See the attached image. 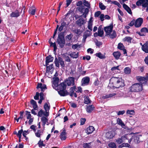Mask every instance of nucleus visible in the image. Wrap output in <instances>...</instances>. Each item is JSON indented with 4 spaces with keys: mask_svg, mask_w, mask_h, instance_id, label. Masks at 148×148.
Returning a JSON list of instances; mask_svg holds the SVG:
<instances>
[{
    "mask_svg": "<svg viewBox=\"0 0 148 148\" xmlns=\"http://www.w3.org/2000/svg\"><path fill=\"white\" fill-rule=\"evenodd\" d=\"M122 136L123 137V139L124 141L125 140H129L130 138L131 137L130 134H125L124 136Z\"/></svg>",
    "mask_w": 148,
    "mask_h": 148,
    "instance_id": "37998d69",
    "label": "nucleus"
},
{
    "mask_svg": "<svg viewBox=\"0 0 148 148\" xmlns=\"http://www.w3.org/2000/svg\"><path fill=\"white\" fill-rule=\"evenodd\" d=\"M88 29L90 30V31H92V22H91L90 21L88 22Z\"/></svg>",
    "mask_w": 148,
    "mask_h": 148,
    "instance_id": "864d4df0",
    "label": "nucleus"
},
{
    "mask_svg": "<svg viewBox=\"0 0 148 148\" xmlns=\"http://www.w3.org/2000/svg\"><path fill=\"white\" fill-rule=\"evenodd\" d=\"M95 108V107L93 105H89L87 107L86 111L88 113H91L94 109Z\"/></svg>",
    "mask_w": 148,
    "mask_h": 148,
    "instance_id": "393cba45",
    "label": "nucleus"
},
{
    "mask_svg": "<svg viewBox=\"0 0 148 148\" xmlns=\"http://www.w3.org/2000/svg\"><path fill=\"white\" fill-rule=\"evenodd\" d=\"M51 38L49 39V43L50 44V47H53V51L56 52V51L57 49V47L56 45L55 42L54 43H53L51 41Z\"/></svg>",
    "mask_w": 148,
    "mask_h": 148,
    "instance_id": "5701e85b",
    "label": "nucleus"
},
{
    "mask_svg": "<svg viewBox=\"0 0 148 148\" xmlns=\"http://www.w3.org/2000/svg\"><path fill=\"white\" fill-rule=\"evenodd\" d=\"M142 49L145 53H148V41L142 45Z\"/></svg>",
    "mask_w": 148,
    "mask_h": 148,
    "instance_id": "6ab92c4d",
    "label": "nucleus"
},
{
    "mask_svg": "<svg viewBox=\"0 0 148 148\" xmlns=\"http://www.w3.org/2000/svg\"><path fill=\"white\" fill-rule=\"evenodd\" d=\"M84 97V101L85 104H88L91 103V100L88 96H85Z\"/></svg>",
    "mask_w": 148,
    "mask_h": 148,
    "instance_id": "bb28decb",
    "label": "nucleus"
},
{
    "mask_svg": "<svg viewBox=\"0 0 148 148\" xmlns=\"http://www.w3.org/2000/svg\"><path fill=\"white\" fill-rule=\"evenodd\" d=\"M76 88V87L75 86H73V87H71L70 89V92L74 93L75 89Z\"/></svg>",
    "mask_w": 148,
    "mask_h": 148,
    "instance_id": "680f3d73",
    "label": "nucleus"
},
{
    "mask_svg": "<svg viewBox=\"0 0 148 148\" xmlns=\"http://www.w3.org/2000/svg\"><path fill=\"white\" fill-rule=\"evenodd\" d=\"M101 13V12L100 11H97L94 14V16L95 17H98L100 15Z\"/></svg>",
    "mask_w": 148,
    "mask_h": 148,
    "instance_id": "052dcab7",
    "label": "nucleus"
},
{
    "mask_svg": "<svg viewBox=\"0 0 148 148\" xmlns=\"http://www.w3.org/2000/svg\"><path fill=\"white\" fill-rule=\"evenodd\" d=\"M22 133H23V130L21 129L18 131L17 136L18 137H21V134Z\"/></svg>",
    "mask_w": 148,
    "mask_h": 148,
    "instance_id": "13d9d810",
    "label": "nucleus"
},
{
    "mask_svg": "<svg viewBox=\"0 0 148 148\" xmlns=\"http://www.w3.org/2000/svg\"><path fill=\"white\" fill-rule=\"evenodd\" d=\"M64 32H61L58 35L56 42L61 48H63L65 45Z\"/></svg>",
    "mask_w": 148,
    "mask_h": 148,
    "instance_id": "f03ea898",
    "label": "nucleus"
},
{
    "mask_svg": "<svg viewBox=\"0 0 148 148\" xmlns=\"http://www.w3.org/2000/svg\"><path fill=\"white\" fill-rule=\"evenodd\" d=\"M82 2L81 1H78L76 4L77 6H79L77 8V10L81 13L83 14L78 18L83 16L84 18H86L89 13V10L88 8H85L84 6L82 5Z\"/></svg>",
    "mask_w": 148,
    "mask_h": 148,
    "instance_id": "f257e3e1",
    "label": "nucleus"
},
{
    "mask_svg": "<svg viewBox=\"0 0 148 148\" xmlns=\"http://www.w3.org/2000/svg\"><path fill=\"white\" fill-rule=\"evenodd\" d=\"M115 136V133L113 131H109L106 134V137L108 139L112 138Z\"/></svg>",
    "mask_w": 148,
    "mask_h": 148,
    "instance_id": "f8f14e48",
    "label": "nucleus"
},
{
    "mask_svg": "<svg viewBox=\"0 0 148 148\" xmlns=\"http://www.w3.org/2000/svg\"><path fill=\"white\" fill-rule=\"evenodd\" d=\"M91 143L92 142L84 143L83 144V147L84 148H91Z\"/></svg>",
    "mask_w": 148,
    "mask_h": 148,
    "instance_id": "7c9ffc66",
    "label": "nucleus"
},
{
    "mask_svg": "<svg viewBox=\"0 0 148 148\" xmlns=\"http://www.w3.org/2000/svg\"><path fill=\"white\" fill-rule=\"evenodd\" d=\"M86 121L85 118H81L80 119V125H83Z\"/></svg>",
    "mask_w": 148,
    "mask_h": 148,
    "instance_id": "774afa93",
    "label": "nucleus"
},
{
    "mask_svg": "<svg viewBox=\"0 0 148 148\" xmlns=\"http://www.w3.org/2000/svg\"><path fill=\"white\" fill-rule=\"evenodd\" d=\"M113 79H114V82L115 83V85L118 84L120 82L121 80V79L119 78V77H114L113 78Z\"/></svg>",
    "mask_w": 148,
    "mask_h": 148,
    "instance_id": "a19ab883",
    "label": "nucleus"
},
{
    "mask_svg": "<svg viewBox=\"0 0 148 148\" xmlns=\"http://www.w3.org/2000/svg\"><path fill=\"white\" fill-rule=\"evenodd\" d=\"M124 46L122 43H119L117 46V48L120 50H122L124 48Z\"/></svg>",
    "mask_w": 148,
    "mask_h": 148,
    "instance_id": "8fccbe9b",
    "label": "nucleus"
},
{
    "mask_svg": "<svg viewBox=\"0 0 148 148\" xmlns=\"http://www.w3.org/2000/svg\"><path fill=\"white\" fill-rule=\"evenodd\" d=\"M20 15V12L16 9L15 11L12 12L10 14V16L12 17H18Z\"/></svg>",
    "mask_w": 148,
    "mask_h": 148,
    "instance_id": "f3484780",
    "label": "nucleus"
},
{
    "mask_svg": "<svg viewBox=\"0 0 148 148\" xmlns=\"http://www.w3.org/2000/svg\"><path fill=\"white\" fill-rule=\"evenodd\" d=\"M36 12V9L33 7H31L29 8V12L30 14L34 15Z\"/></svg>",
    "mask_w": 148,
    "mask_h": 148,
    "instance_id": "c85d7f7f",
    "label": "nucleus"
},
{
    "mask_svg": "<svg viewBox=\"0 0 148 148\" xmlns=\"http://www.w3.org/2000/svg\"><path fill=\"white\" fill-rule=\"evenodd\" d=\"M69 55L73 58H77L79 56V53L77 52V53H76L75 52H73L69 54Z\"/></svg>",
    "mask_w": 148,
    "mask_h": 148,
    "instance_id": "a878e982",
    "label": "nucleus"
},
{
    "mask_svg": "<svg viewBox=\"0 0 148 148\" xmlns=\"http://www.w3.org/2000/svg\"><path fill=\"white\" fill-rule=\"evenodd\" d=\"M140 31L142 33L143 32L148 33V28L143 27L141 29Z\"/></svg>",
    "mask_w": 148,
    "mask_h": 148,
    "instance_id": "5fc2aeb1",
    "label": "nucleus"
},
{
    "mask_svg": "<svg viewBox=\"0 0 148 148\" xmlns=\"http://www.w3.org/2000/svg\"><path fill=\"white\" fill-rule=\"evenodd\" d=\"M95 130V128L93 126H90L86 128V133L88 134L92 133Z\"/></svg>",
    "mask_w": 148,
    "mask_h": 148,
    "instance_id": "aec40b11",
    "label": "nucleus"
},
{
    "mask_svg": "<svg viewBox=\"0 0 148 148\" xmlns=\"http://www.w3.org/2000/svg\"><path fill=\"white\" fill-rule=\"evenodd\" d=\"M66 20V18L65 17L64 18H62L60 22H61V25L59 27L58 25H57L56 29L55 30L54 32L53 35V38H54L55 37L57 34V31L58 29V30L61 32L62 31L64 27L66 28L67 27L68 25L66 24V23L64 21V19Z\"/></svg>",
    "mask_w": 148,
    "mask_h": 148,
    "instance_id": "7ed1b4c3",
    "label": "nucleus"
},
{
    "mask_svg": "<svg viewBox=\"0 0 148 148\" xmlns=\"http://www.w3.org/2000/svg\"><path fill=\"white\" fill-rule=\"evenodd\" d=\"M79 72L81 75H85L86 73V71H82V67H79Z\"/></svg>",
    "mask_w": 148,
    "mask_h": 148,
    "instance_id": "603ef678",
    "label": "nucleus"
},
{
    "mask_svg": "<svg viewBox=\"0 0 148 148\" xmlns=\"http://www.w3.org/2000/svg\"><path fill=\"white\" fill-rule=\"evenodd\" d=\"M112 55L115 58L118 60L119 59L120 56L121 55V53L119 51H114L112 53Z\"/></svg>",
    "mask_w": 148,
    "mask_h": 148,
    "instance_id": "412c9836",
    "label": "nucleus"
},
{
    "mask_svg": "<svg viewBox=\"0 0 148 148\" xmlns=\"http://www.w3.org/2000/svg\"><path fill=\"white\" fill-rule=\"evenodd\" d=\"M99 8L101 10H104L106 8V6L104 5L101 2H100L99 3Z\"/></svg>",
    "mask_w": 148,
    "mask_h": 148,
    "instance_id": "49530a36",
    "label": "nucleus"
},
{
    "mask_svg": "<svg viewBox=\"0 0 148 148\" xmlns=\"http://www.w3.org/2000/svg\"><path fill=\"white\" fill-rule=\"evenodd\" d=\"M68 86L75 85V78L72 77H69L68 78L64 81Z\"/></svg>",
    "mask_w": 148,
    "mask_h": 148,
    "instance_id": "39448f33",
    "label": "nucleus"
},
{
    "mask_svg": "<svg viewBox=\"0 0 148 148\" xmlns=\"http://www.w3.org/2000/svg\"><path fill=\"white\" fill-rule=\"evenodd\" d=\"M91 33L90 31L88 30H86L84 33V35L89 36L91 35Z\"/></svg>",
    "mask_w": 148,
    "mask_h": 148,
    "instance_id": "338daca9",
    "label": "nucleus"
},
{
    "mask_svg": "<svg viewBox=\"0 0 148 148\" xmlns=\"http://www.w3.org/2000/svg\"><path fill=\"white\" fill-rule=\"evenodd\" d=\"M54 58L52 57L51 55H49L45 58V65H48L49 63L53 61Z\"/></svg>",
    "mask_w": 148,
    "mask_h": 148,
    "instance_id": "4468645a",
    "label": "nucleus"
},
{
    "mask_svg": "<svg viewBox=\"0 0 148 148\" xmlns=\"http://www.w3.org/2000/svg\"><path fill=\"white\" fill-rule=\"evenodd\" d=\"M73 36V35L71 34L67 35L65 37L66 40L67 41H70L72 39Z\"/></svg>",
    "mask_w": 148,
    "mask_h": 148,
    "instance_id": "a18cd8bd",
    "label": "nucleus"
},
{
    "mask_svg": "<svg viewBox=\"0 0 148 148\" xmlns=\"http://www.w3.org/2000/svg\"><path fill=\"white\" fill-rule=\"evenodd\" d=\"M125 40L126 41L128 42H131V41L132 40V38L130 37L126 36L124 38Z\"/></svg>",
    "mask_w": 148,
    "mask_h": 148,
    "instance_id": "3c124183",
    "label": "nucleus"
},
{
    "mask_svg": "<svg viewBox=\"0 0 148 148\" xmlns=\"http://www.w3.org/2000/svg\"><path fill=\"white\" fill-rule=\"evenodd\" d=\"M41 121L43 123V126H44L46 124V122H47L48 119L47 117L43 116L41 118Z\"/></svg>",
    "mask_w": 148,
    "mask_h": 148,
    "instance_id": "c9c22d12",
    "label": "nucleus"
},
{
    "mask_svg": "<svg viewBox=\"0 0 148 148\" xmlns=\"http://www.w3.org/2000/svg\"><path fill=\"white\" fill-rule=\"evenodd\" d=\"M135 113L134 110H127V114H130L134 115Z\"/></svg>",
    "mask_w": 148,
    "mask_h": 148,
    "instance_id": "e2e57ef3",
    "label": "nucleus"
},
{
    "mask_svg": "<svg viewBox=\"0 0 148 148\" xmlns=\"http://www.w3.org/2000/svg\"><path fill=\"white\" fill-rule=\"evenodd\" d=\"M144 2L143 0H138L136 3V5L139 6L142 5L143 4Z\"/></svg>",
    "mask_w": 148,
    "mask_h": 148,
    "instance_id": "c03bdc74",
    "label": "nucleus"
},
{
    "mask_svg": "<svg viewBox=\"0 0 148 148\" xmlns=\"http://www.w3.org/2000/svg\"><path fill=\"white\" fill-rule=\"evenodd\" d=\"M124 141L122 136L116 140V142L118 144L122 143Z\"/></svg>",
    "mask_w": 148,
    "mask_h": 148,
    "instance_id": "f704fd0d",
    "label": "nucleus"
},
{
    "mask_svg": "<svg viewBox=\"0 0 148 148\" xmlns=\"http://www.w3.org/2000/svg\"><path fill=\"white\" fill-rule=\"evenodd\" d=\"M112 33H110L109 35H107V36H109L110 38L111 39H113L116 38V32L114 30L112 31Z\"/></svg>",
    "mask_w": 148,
    "mask_h": 148,
    "instance_id": "c756f323",
    "label": "nucleus"
},
{
    "mask_svg": "<svg viewBox=\"0 0 148 148\" xmlns=\"http://www.w3.org/2000/svg\"><path fill=\"white\" fill-rule=\"evenodd\" d=\"M57 87V89L58 90H65L66 88V86L65 82L60 83L59 84H58L57 86H55Z\"/></svg>",
    "mask_w": 148,
    "mask_h": 148,
    "instance_id": "9b49d317",
    "label": "nucleus"
},
{
    "mask_svg": "<svg viewBox=\"0 0 148 148\" xmlns=\"http://www.w3.org/2000/svg\"><path fill=\"white\" fill-rule=\"evenodd\" d=\"M50 107V105L49 106L47 103H45L44 106V108L45 111H49Z\"/></svg>",
    "mask_w": 148,
    "mask_h": 148,
    "instance_id": "4c0bfd02",
    "label": "nucleus"
},
{
    "mask_svg": "<svg viewBox=\"0 0 148 148\" xmlns=\"http://www.w3.org/2000/svg\"><path fill=\"white\" fill-rule=\"evenodd\" d=\"M39 93L37 92L36 93V95L34 96V98L35 100H37L39 99Z\"/></svg>",
    "mask_w": 148,
    "mask_h": 148,
    "instance_id": "69168bd1",
    "label": "nucleus"
},
{
    "mask_svg": "<svg viewBox=\"0 0 148 148\" xmlns=\"http://www.w3.org/2000/svg\"><path fill=\"white\" fill-rule=\"evenodd\" d=\"M53 84L54 86H57L58 84L59 79L58 77H53Z\"/></svg>",
    "mask_w": 148,
    "mask_h": 148,
    "instance_id": "cd10ccee",
    "label": "nucleus"
},
{
    "mask_svg": "<svg viewBox=\"0 0 148 148\" xmlns=\"http://www.w3.org/2000/svg\"><path fill=\"white\" fill-rule=\"evenodd\" d=\"M45 66V65H44ZM48 65H46V66L47 70L46 71L49 72L52 69H54V68L53 67V64H51L50 65L48 66Z\"/></svg>",
    "mask_w": 148,
    "mask_h": 148,
    "instance_id": "58836bf2",
    "label": "nucleus"
},
{
    "mask_svg": "<svg viewBox=\"0 0 148 148\" xmlns=\"http://www.w3.org/2000/svg\"><path fill=\"white\" fill-rule=\"evenodd\" d=\"M90 78L88 77H86L83 78L82 81V86H84L88 85L90 82Z\"/></svg>",
    "mask_w": 148,
    "mask_h": 148,
    "instance_id": "ddd939ff",
    "label": "nucleus"
},
{
    "mask_svg": "<svg viewBox=\"0 0 148 148\" xmlns=\"http://www.w3.org/2000/svg\"><path fill=\"white\" fill-rule=\"evenodd\" d=\"M73 31L75 33L78 35H80L82 32L79 29H75Z\"/></svg>",
    "mask_w": 148,
    "mask_h": 148,
    "instance_id": "6e6d98bb",
    "label": "nucleus"
},
{
    "mask_svg": "<svg viewBox=\"0 0 148 148\" xmlns=\"http://www.w3.org/2000/svg\"><path fill=\"white\" fill-rule=\"evenodd\" d=\"M141 136V135H138L137 133L136 134H135L132 136V138H133L134 143L136 144H138L140 142V137Z\"/></svg>",
    "mask_w": 148,
    "mask_h": 148,
    "instance_id": "6e6552de",
    "label": "nucleus"
},
{
    "mask_svg": "<svg viewBox=\"0 0 148 148\" xmlns=\"http://www.w3.org/2000/svg\"><path fill=\"white\" fill-rule=\"evenodd\" d=\"M113 27V23H111L110 25L104 27V30L106 33L105 36H107V35H109L110 33L112 32Z\"/></svg>",
    "mask_w": 148,
    "mask_h": 148,
    "instance_id": "423d86ee",
    "label": "nucleus"
},
{
    "mask_svg": "<svg viewBox=\"0 0 148 148\" xmlns=\"http://www.w3.org/2000/svg\"><path fill=\"white\" fill-rule=\"evenodd\" d=\"M143 86L139 83H135L130 87V91L131 92H138L142 90Z\"/></svg>",
    "mask_w": 148,
    "mask_h": 148,
    "instance_id": "20e7f679",
    "label": "nucleus"
},
{
    "mask_svg": "<svg viewBox=\"0 0 148 148\" xmlns=\"http://www.w3.org/2000/svg\"><path fill=\"white\" fill-rule=\"evenodd\" d=\"M108 146L111 148H116V145L114 143H110L108 144Z\"/></svg>",
    "mask_w": 148,
    "mask_h": 148,
    "instance_id": "de8ad7c7",
    "label": "nucleus"
},
{
    "mask_svg": "<svg viewBox=\"0 0 148 148\" xmlns=\"http://www.w3.org/2000/svg\"><path fill=\"white\" fill-rule=\"evenodd\" d=\"M112 3L113 4L117 5L119 8L121 7V5H120L119 3L116 1H114L112 2Z\"/></svg>",
    "mask_w": 148,
    "mask_h": 148,
    "instance_id": "4d7b16f0",
    "label": "nucleus"
},
{
    "mask_svg": "<svg viewBox=\"0 0 148 148\" xmlns=\"http://www.w3.org/2000/svg\"><path fill=\"white\" fill-rule=\"evenodd\" d=\"M62 59L60 57H58V59L56 57L55 59L54 63L55 64V66L58 68L59 67V62L63 61Z\"/></svg>",
    "mask_w": 148,
    "mask_h": 148,
    "instance_id": "a211bd4d",
    "label": "nucleus"
},
{
    "mask_svg": "<svg viewBox=\"0 0 148 148\" xmlns=\"http://www.w3.org/2000/svg\"><path fill=\"white\" fill-rule=\"evenodd\" d=\"M95 56L101 59H103L106 58V56L103 55L101 52L97 53L95 54Z\"/></svg>",
    "mask_w": 148,
    "mask_h": 148,
    "instance_id": "473e14b6",
    "label": "nucleus"
},
{
    "mask_svg": "<svg viewBox=\"0 0 148 148\" xmlns=\"http://www.w3.org/2000/svg\"><path fill=\"white\" fill-rule=\"evenodd\" d=\"M58 92L61 96H65L69 94V93L66 89L58 90Z\"/></svg>",
    "mask_w": 148,
    "mask_h": 148,
    "instance_id": "2eb2a0df",
    "label": "nucleus"
},
{
    "mask_svg": "<svg viewBox=\"0 0 148 148\" xmlns=\"http://www.w3.org/2000/svg\"><path fill=\"white\" fill-rule=\"evenodd\" d=\"M38 146L39 147L41 148L42 147H45V144H44L43 143V141H41V140L38 141Z\"/></svg>",
    "mask_w": 148,
    "mask_h": 148,
    "instance_id": "79ce46f5",
    "label": "nucleus"
},
{
    "mask_svg": "<svg viewBox=\"0 0 148 148\" xmlns=\"http://www.w3.org/2000/svg\"><path fill=\"white\" fill-rule=\"evenodd\" d=\"M83 3L84 6L87 7L89 9L90 8V3L86 0H84L83 1Z\"/></svg>",
    "mask_w": 148,
    "mask_h": 148,
    "instance_id": "ea45409f",
    "label": "nucleus"
},
{
    "mask_svg": "<svg viewBox=\"0 0 148 148\" xmlns=\"http://www.w3.org/2000/svg\"><path fill=\"white\" fill-rule=\"evenodd\" d=\"M123 8L127 11V12L128 13L130 14H132V12L131 9L128 6H127L124 3L123 4Z\"/></svg>",
    "mask_w": 148,
    "mask_h": 148,
    "instance_id": "4be33fe9",
    "label": "nucleus"
},
{
    "mask_svg": "<svg viewBox=\"0 0 148 148\" xmlns=\"http://www.w3.org/2000/svg\"><path fill=\"white\" fill-rule=\"evenodd\" d=\"M136 78L137 80L140 82V84L142 85L143 84H145L147 83V79H146V77L138 76H136Z\"/></svg>",
    "mask_w": 148,
    "mask_h": 148,
    "instance_id": "1a4fd4ad",
    "label": "nucleus"
},
{
    "mask_svg": "<svg viewBox=\"0 0 148 148\" xmlns=\"http://www.w3.org/2000/svg\"><path fill=\"white\" fill-rule=\"evenodd\" d=\"M135 23V20L134 19H133L131 21L130 23L128 24V25L131 27H132L133 25H134Z\"/></svg>",
    "mask_w": 148,
    "mask_h": 148,
    "instance_id": "0e129e2a",
    "label": "nucleus"
},
{
    "mask_svg": "<svg viewBox=\"0 0 148 148\" xmlns=\"http://www.w3.org/2000/svg\"><path fill=\"white\" fill-rule=\"evenodd\" d=\"M98 36L101 37L104 34V32L102 27L101 25H100L98 28Z\"/></svg>",
    "mask_w": 148,
    "mask_h": 148,
    "instance_id": "b1692460",
    "label": "nucleus"
},
{
    "mask_svg": "<svg viewBox=\"0 0 148 148\" xmlns=\"http://www.w3.org/2000/svg\"><path fill=\"white\" fill-rule=\"evenodd\" d=\"M76 24L79 27H81L82 25L85 23L86 22L83 18H79L76 21Z\"/></svg>",
    "mask_w": 148,
    "mask_h": 148,
    "instance_id": "dca6fc26",
    "label": "nucleus"
},
{
    "mask_svg": "<svg viewBox=\"0 0 148 148\" xmlns=\"http://www.w3.org/2000/svg\"><path fill=\"white\" fill-rule=\"evenodd\" d=\"M125 73L126 74H129L130 73L131 70L129 67H126L124 69Z\"/></svg>",
    "mask_w": 148,
    "mask_h": 148,
    "instance_id": "e433bc0d",
    "label": "nucleus"
},
{
    "mask_svg": "<svg viewBox=\"0 0 148 148\" xmlns=\"http://www.w3.org/2000/svg\"><path fill=\"white\" fill-rule=\"evenodd\" d=\"M25 112L26 115H27V119H29L31 118L32 116L30 114V112H29L28 111H26Z\"/></svg>",
    "mask_w": 148,
    "mask_h": 148,
    "instance_id": "09e8293b",
    "label": "nucleus"
},
{
    "mask_svg": "<svg viewBox=\"0 0 148 148\" xmlns=\"http://www.w3.org/2000/svg\"><path fill=\"white\" fill-rule=\"evenodd\" d=\"M115 86H116V88H122L124 86H125V84L123 82L121 81L118 84H115Z\"/></svg>",
    "mask_w": 148,
    "mask_h": 148,
    "instance_id": "2f4dec72",
    "label": "nucleus"
},
{
    "mask_svg": "<svg viewBox=\"0 0 148 148\" xmlns=\"http://www.w3.org/2000/svg\"><path fill=\"white\" fill-rule=\"evenodd\" d=\"M30 103L33 106L34 109L32 110L31 113L34 115H36V112L34 110H37L38 106L36 102L33 99H31L30 101Z\"/></svg>",
    "mask_w": 148,
    "mask_h": 148,
    "instance_id": "0eeeda50",
    "label": "nucleus"
},
{
    "mask_svg": "<svg viewBox=\"0 0 148 148\" xmlns=\"http://www.w3.org/2000/svg\"><path fill=\"white\" fill-rule=\"evenodd\" d=\"M44 113V112L41 109L38 112L37 115L39 117H41Z\"/></svg>",
    "mask_w": 148,
    "mask_h": 148,
    "instance_id": "bf43d9fd",
    "label": "nucleus"
},
{
    "mask_svg": "<svg viewBox=\"0 0 148 148\" xmlns=\"http://www.w3.org/2000/svg\"><path fill=\"white\" fill-rule=\"evenodd\" d=\"M143 22V19L141 18H139L135 21L134 26L136 27H139L141 25Z\"/></svg>",
    "mask_w": 148,
    "mask_h": 148,
    "instance_id": "9d476101",
    "label": "nucleus"
},
{
    "mask_svg": "<svg viewBox=\"0 0 148 148\" xmlns=\"http://www.w3.org/2000/svg\"><path fill=\"white\" fill-rule=\"evenodd\" d=\"M117 122L118 124L121 125L123 128L125 126V124L123 122L121 119L119 118L117 119Z\"/></svg>",
    "mask_w": 148,
    "mask_h": 148,
    "instance_id": "72a5a7b5",
    "label": "nucleus"
}]
</instances>
